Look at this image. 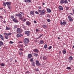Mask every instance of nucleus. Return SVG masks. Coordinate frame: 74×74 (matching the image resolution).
Returning a JSON list of instances; mask_svg holds the SVG:
<instances>
[{"label": "nucleus", "mask_w": 74, "mask_h": 74, "mask_svg": "<svg viewBox=\"0 0 74 74\" xmlns=\"http://www.w3.org/2000/svg\"><path fill=\"white\" fill-rule=\"evenodd\" d=\"M68 18L69 19V20L71 22H72L73 21V20L71 18V17L70 16H68Z\"/></svg>", "instance_id": "6e6552de"}, {"label": "nucleus", "mask_w": 74, "mask_h": 74, "mask_svg": "<svg viewBox=\"0 0 74 74\" xmlns=\"http://www.w3.org/2000/svg\"><path fill=\"white\" fill-rule=\"evenodd\" d=\"M34 61L33 60V58H32L30 60V62H33Z\"/></svg>", "instance_id": "bb28decb"}, {"label": "nucleus", "mask_w": 74, "mask_h": 74, "mask_svg": "<svg viewBox=\"0 0 74 74\" xmlns=\"http://www.w3.org/2000/svg\"><path fill=\"white\" fill-rule=\"evenodd\" d=\"M9 43L10 44H14V42L10 41V42Z\"/></svg>", "instance_id": "c03bdc74"}, {"label": "nucleus", "mask_w": 74, "mask_h": 74, "mask_svg": "<svg viewBox=\"0 0 74 74\" xmlns=\"http://www.w3.org/2000/svg\"><path fill=\"white\" fill-rule=\"evenodd\" d=\"M35 14H38H38H39V13H38V12L37 11H35Z\"/></svg>", "instance_id": "e433bc0d"}, {"label": "nucleus", "mask_w": 74, "mask_h": 74, "mask_svg": "<svg viewBox=\"0 0 74 74\" xmlns=\"http://www.w3.org/2000/svg\"><path fill=\"white\" fill-rule=\"evenodd\" d=\"M23 41L25 44H27L29 41V40L27 38H25L24 39Z\"/></svg>", "instance_id": "f257e3e1"}, {"label": "nucleus", "mask_w": 74, "mask_h": 74, "mask_svg": "<svg viewBox=\"0 0 74 74\" xmlns=\"http://www.w3.org/2000/svg\"><path fill=\"white\" fill-rule=\"evenodd\" d=\"M44 48L45 49H47V45L46 44L44 46Z\"/></svg>", "instance_id": "c85d7f7f"}, {"label": "nucleus", "mask_w": 74, "mask_h": 74, "mask_svg": "<svg viewBox=\"0 0 74 74\" xmlns=\"http://www.w3.org/2000/svg\"><path fill=\"white\" fill-rule=\"evenodd\" d=\"M20 13H21V14H24L22 12H20Z\"/></svg>", "instance_id": "e2e57ef3"}, {"label": "nucleus", "mask_w": 74, "mask_h": 74, "mask_svg": "<svg viewBox=\"0 0 74 74\" xmlns=\"http://www.w3.org/2000/svg\"><path fill=\"white\" fill-rule=\"evenodd\" d=\"M64 3H65V4H67L68 3V1L67 0H64Z\"/></svg>", "instance_id": "5701e85b"}, {"label": "nucleus", "mask_w": 74, "mask_h": 74, "mask_svg": "<svg viewBox=\"0 0 74 74\" xmlns=\"http://www.w3.org/2000/svg\"><path fill=\"white\" fill-rule=\"evenodd\" d=\"M3 4L4 7H5V6H6V3H5V2H4L3 3Z\"/></svg>", "instance_id": "f704fd0d"}, {"label": "nucleus", "mask_w": 74, "mask_h": 74, "mask_svg": "<svg viewBox=\"0 0 74 74\" xmlns=\"http://www.w3.org/2000/svg\"><path fill=\"white\" fill-rule=\"evenodd\" d=\"M0 10H3V8H0Z\"/></svg>", "instance_id": "052dcab7"}, {"label": "nucleus", "mask_w": 74, "mask_h": 74, "mask_svg": "<svg viewBox=\"0 0 74 74\" xmlns=\"http://www.w3.org/2000/svg\"><path fill=\"white\" fill-rule=\"evenodd\" d=\"M27 57L29 59H30V58H31L32 57V55L30 54H29L28 55Z\"/></svg>", "instance_id": "ddd939ff"}, {"label": "nucleus", "mask_w": 74, "mask_h": 74, "mask_svg": "<svg viewBox=\"0 0 74 74\" xmlns=\"http://www.w3.org/2000/svg\"><path fill=\"white\" fill-rule=\"evenodd\" d=\"M60 2V4H63L64 3V0H61Z\"/></svg>", "instance_id": "aec40b11"}, {"label": "nucleus", "mask_w": 74, "mask_h": 74, "mask_svg": "<svg viewBox=\"0 0 74 74\" xmlns=\"http://www.w3.org/2000/svg\"><path fill=\"white\" fill-rule=\"evenodd\" d=\"M33 51H34V52H36V53H38V52H39V51L37 49H34L33 50Z\"/></svg>", "instance_id": "1a4fd4ad"}, {"label": "nucleus", "mask_w": 74, "mask_h": 74, "mask_svg": "<svg viewBox=\"0 0 74 74\" xmlns=\"http://www.w3.org/2000/svg\"><path fill=\"white\" fill-rule=\"evenodd\" d=\"M5 22H6L5 21H3L4 23H5Z\"/></svg>", "instance_id": "69168bd1"}, {"label": "nucleus", "mask_w": 74, "mask_h": 74, "mask_svg": "<svg viewBox=\"0 0 74 74\" xmlns=\"http://www.w3.org/2000/svg\"><path fill=\"white\" fill-rule=\"evenodd\" d=\"M20 51H23V49H22V48H20L19 49Z\"/></svg>", "instance_id": "37998d69"}, {"label": "nucleus", "mask_w": 74, "mask_h": 74, "mask_svg": "<svg viewBox=\"0 0 74 74\" xmlns=\"http://www.w3.org/2000/svg\"><path fill=\"white\" fill-rule=\"evenodd\" d=\"M17 27H18V26L17 25H15L14 27V29H16Z\"/></svg>", "instance_id": "58836bf2"}, {"label": "nucleus", "mask_w": 74, "mask_h": 74, "mask_svg": "<svg viewBox=\"0 0 74 74\" xmlns=\"http://www.w3.org/2000/svg\"><path fill=\"white\" fill-rule=\"evenodd\" d=\"M16 16H19V17H22V14L20 13L16 14Z\"/></svg>", "instance_id": "f8f14e48"}, {"label": "nucleus", "mask_w": 74, "mask_h": 74, "mask_svg": "<svg viewBox=\"0 0 74 74\" xmlns=\"http://www.w3.org/2000/svg\"><path fill=\"white\" fill-rule=\"evenodd\" d=\"M0 38L2 40L4 41V37H3V35L0 34Z\"/></svg>", "instance_id": "dca6fc26"}, {"label": "nucleus", "mask_w": 74, "mask_h": 74, "mask_svg": "<svg viewBox=\"0 0 74 74\" xmlns=\"http://www.w3.org/2000/svg\"><path fill=\"white\" fill-rule=\"evenodd\" d=\"M18 37H21V36H22V34H18L17 35Z\"/></svg>", "instance_id": "2eb2a0df"}, {"label": "nucleus", "mask_w": 74, "mask_h": 74, "mask_svg": "<svg viewBox=\"0 0 74 74\" xmlns=\"http://www.w3.org/2000/svg\"><path fill=\"white\" fill-rule=\"evenodd\" d=\"M43 35H41L40 36V37H41V36H42Z\"/></svg>", "instance_id": "774afa93"}, {"label": "nucleus", "mask_w": 74, "mask_h": 74, "mask_svg": "<svg viewBox=\"0 0 74 74\" xmlns=\"http://www.w3.org/2000/svg\"><path fill=\"white\" fill-rule=\"evenodd\" d=\"M6 4L7 5H11V3L9 2H6Z\"/></svg>", "instance_id": "4be33fe9"}, {"label": "nucleus", "mask_w": 74, "mask_h": 74, "mask_svg": "<svg viewBox=\"0 0 74 74\" xmlns=\"http://www.w3.org/2000/svg\"><path fill=\"white\" fill-rule=\"evenodd\" d=\"M3 19V17L2 16H0V18Z\"/></svg>", "instance_id": "49530a36"}, {"label": "nucleus", "mask_w": 74, "mask_h": 74, "mask_svg": "<svg viewBox=\"0 0 74 74\" xmlns=\"http://www.w3.org/2000/svg\"><path fill=\"white\" fill-rule=\"evenodd\" d=\"M19 46L20 47H21V48H23V46L22 45H19Z\"/></svg>", "instance_id": "7c9ffc66"}, {"label": "nucleus", "mask_w": 74, "mask_h": 74, "mask_svg": "<svg viewBox=\"0 0 74 74\" xmlns=\"http://www.w3.org/2000/svg\"><path fill=\"white\" fill-rule=\"evenodd\" d=\"M24 2H25V3H27V0H24Z\"/></svg>", "instance_id": "13d9d810"}, {"label": "nucleus", "mask_w": 74, "mask_h": 74, "mask_svg": "<svg viewBox=\"0 0 74 74\" xmlns=\"http://www.w3.org/2000/svg\"><path fill=\"white\" fill-rule=\"evenodd\" d=\"M51 48H52V46H50V47H49L48 48V49H51Z\"/></svg>", "instance_id": "ea45409f"}, {"label": "nucleus", "mask_w": 74, "mask_h": 74, "mask_svg": "<svg viewBox=\"0 0 74 74\" xmlns=\"http://www.w3.org/2000/svg\"><path fill=\"white\" fill-rule=\"evenodd\" d=\"M30 15H34V13L32 11H31L30 12Z\"/></svg>", "instance_id": "f3484780"}, {"label": "nucleus", "mask_w": 74, "mask_h": 74, "mask_svg": "<svg viewBox=\"0 0 74 74\" xmlns=\"http://www.w3.org/2000/svg\"><path fill=\"white\" fill-rule=\"evenodd\" d=\"M13 21L15 23H18V22H19L18 21V20L16 18H14L13 19Z\"/></svg>", "instance_id": "0eeeda50"}, {"label": "nucleus", "mask_w": 74, "mask_h": 74, "mask_svg": "<svg viewBox=\"0 0 74 74\" xmlns=\"http://www.w3.org/2000/svg\"><path fill=\"white\" fill-rule=\"evenodd\" d=\"M46 59H47V57H44L43 58V59L44 60H46Z\"/></svg>", "instance_id": "4c0bfd02"}, {"label": "nucleus", "mask_w": 74, "mask_h": 74, "mask_svg": "<svg viewBox=\"0 0 74 74\" xmlns=\"http://www.w3.org/2000/svg\"><path fill=\"white\" fill-rule=\"evenodd\" d=\"M27 3H31V0H27Z\"/></svg>", "instance_id": "a19ab883"}, {"label": "nucleus", "mask_w": 74, "mask_h": 74, "mask_svg": "<svg viewBox=\"0 0 74 74\" xmlns=\"http://www.w3.org/2000/svg\"><path fill=\"white\" fill-rule=\"evenodd\" d=\"M65 8H66V10H68L69 9V7L67 6H65Z\"/></svg>", "instance_id": "2f4dec72"}, {"label": "nucleus", "mask_w": 74, "mask_h": 74, "mask_svg": "<svg viewBox=\"0 0 74 74\" xmlns=\"http://www.w3.org/2000/svg\"><path fill=\"white\" fill-rule=\"evenodd\" d=\"M11 18H14V16H11Z\"/></svg>", "instance_id": "4d7b16f0"}, {"label": "nucleus", "mask_w": 74, "mask_h": 74, "mask_svg": "<svg viewBox=\"0 0 74 74\" xmlns=\"http://www.w3.org/2000/svg\"><path fill=\"white\" fill-rule=\"evenodd\" d=\"M15 62H17V60H15Z\"/></svg>", "instance_id": "338daca9"}, {"label": "nucleus", "mask_w": 74, "mask_h": 74, "mask_svg": "<svg viewBox=\"0 0 74 74\" xmlns=\"http://www.w3.org/2000/svg\"><path fill=\"white\" fill-rule=\"evenodd\" d=\"M66 69L67 70H70L71 69V67H68L66 68Z\"/></svg>", "instance_id": "72a5a7b5"}, {"label": "nucleus", "mask_w": 74, "mask_h": 74, "mask_svg": "<svg viewBox=\"0 0 74 74\" xmlns=\"http://www.w3.org/2000/svg\"><path fill=\"white\" fill-rule=\"evenodd\" d=\"M19 54L20 55H22V52H20L19 53Z\"/></svg>", "instance_id": "603ef678"}, {"label": "nucleus", "mask_w": 74, "mask_h": 74, "mask_svg": "<svg viewBox=\"0 0 74 74\" xmlns=\"http://www.w3.org/2000/svg\"><path fill=\"white\" fill-rule=\"evenodd\" d=\"M34 23H37V22L36 21H34Z\"/></svg>", "instance_id": "6e6d98bb"}, {"label": "nucleus", "mask_w": 74, "mask_h": 74, "mask_svg": "<svg viewBox=\"0 0 74 74\" xmlns=\"http://www.w3.org/2000/svg\"><path fill=\"white\" fill-rule=\"evenodd\" d=\"M73 57L72 56H70L69 58V59L70 60H73Z\"/></svg>", "instance_id": "b1692460"}, {"label": "nucleus", "mask_w": 74, "mask_h": 74, "mask_svg": "<svg viewBox=\"0 0 74 74\" xmlns=\"http://www.w3.org/2000/svg\"><path fill=\"white\" fill-rule=\"evenodd\" d=\"M30 22L29 21H27L26 22V25H28V26H29L30 25Z\"/></svg>", "instance_id": "412c9836"}, {"label": "nucleus", "mask_w": 74, "mask_h": 74, "mask_svg": "<svg viewBox=\"0 0 74 74\" xmlns=\"http://www.w3.org/2000/svg\"><path fill=\"white\" fill-rule=\"evenodd\" d=\"M1 66H2L3 67H4L5 66V65L4 64L2 63L1 64Z\"/></svg>", "instance_id": "c756f323"}, {"label": "nucleus", "mask_w": 74, "mask_h": 74, "mask_svg": "<svg viewBox=\"0 0 74 74\" xmlns=\"http://www.w3.org/2000/svg\"><path fill=\"white\" fill-rule=\"evenodd\" d=\"M47 12H49V13L51 12V10L49 9H47Z\"/></svg>", "instance_id": "a211bd4d"}, {"label": "nucleus", "mask_w": 74, "mask_h": 74, "mask_svg": "<svg viewBox=\"0 0 74 74\" xmlns=\"http://www.w3.org/2000/svg\"><path fill=\"white\" fill-rule=\"evenodd\" d=\"M11 34H12V33H9L8 34V36H10V35H11Z\"/></svg>", "instance_id": "a18cd8bd"}, {"label": "nucleus", "mask_w": 74, "mask_h": 74, "mask_svg": "<svg viewBox=\"0 0 74 74\" xmlns=\"http://www.w3.org/2000/svg\"><path fill=\"white\" fill-rule=\"evenodd\" d=\"M10 28L9 27H6V29L7 30H10Z\"/></svg>", "instance_id": "cd10ccee"}, {"label": "nucleus", "mask_w": 74, "mask_h": 74, "mask_svg": "<svg viewBox=\"0 0 74 74\" xmlns=\"http://www.w3.org/2000/svg\"><path fill=\"white\" fill-rule=\"evenodd\" d=\"M58 8L60 10H63V8L62 7V6H60L58 7Z\"/></svg>", "instance_id": "9d476101"}, {"label": "nucleus", "mask_w": 74, "mask_h": 74, "mask_svg": "<svg viewBox=\"0 0 74 74\" xmlns=\"http://www.w3.org/2000/svg\"><path fill=\"white\" fill-rule=\"evenodd\" d=\"M38 12H41V10H38Z\"/></svg>", "instance_id": "680f3d73"}, {"label": "nucleus", "mask_w": 74, "mask_h": 74, "mask_svg": "<svg viewBox=\"0 0 74 74\" xmlns=\"http://www.w3.org/2000/svg\"><path fill=\"white\" fill-rule=\"evenodd\" d=\"M0 45H2V46H3V43L2 41H0Z\"/></svg>", "instance_id": "a878e982"}, {"label": "nucleus", "mask_w": 74, "mask_h": 74, "mask_svg": "<svg viewBox=\"0 0 74 74\" xmlns=\"http://www.w3.org/2000/svg\"><path fill=\"white\" fill-rule=\"evenodd\" d=\"M70 14H71V15H73V14L71 13H70Z\"/></svg>", "instance_id": "0e129e2a"}, {"label": "nucleus", "mask_w": 74, "mask_h": 74, "mask_svg": "<svg viewBox=\"0 0 74 74\" xmlns=\"http://www.w3.org/2000/svg\"><path fill=\"white\" fill-rule=\"evenodd\" d=\"M32 66H33L34 67H35L36 66V65H35V62L33 61V62H32Z\"/></svg>", "instance_id": "4468645a"}, {"label": "nucleus", "mask_w": 74, "mask_h": 74, "mask_svg": "<svg viewBox=\"0 0 74 74\" xmlns=\"http://www.w3.org/2000/svg\"><path fill=\"white\" fill-rule=\"evenodd\" d=\"M36 32H38V31H39V29H36Z\"/></svg>", "instance_id": "864d4df0"}, {"label": "nucleus", "mask_w": 74, "mask_h": 74, "mask_svg": "<svg viewBox=\"0 0 74 74\" xmlns=\"http://www.w3.org/2000/svg\"><path fill=\"white\" fill-rule=\"evenodd\" d=\"M62 52L64 53V54H65V53H66V51L65 50H63Z\"/></svg>", "instance_id": "473e14b6"}, {"label": "nucleus", "mask_w": 74, "mask_h": 74, "mask_svg": "<svg viewBox=\"0 0 74 74\" xmlns=\"http://www.w3.org/2000/svg\"><path fill=\"white\" fill-rule=\"evenodd\" d=\"M34 55L35 56H36V57H37V56H38V54L36 53H34Z\"/></svg>", "instance_id": "393cba45"}, {"label": "nucleus", "mask_w": 74, "mask_h": 74, "mask_svg": "<svg viewBox=\"0 0 74 74\" xmlns=\"http://www.w3.org/2000/svg\"><path fill=\"white\" fill-rule=\"evenodd\" d=\"M38 8L39 9H41V7L40 6L38 7Z\"/></svg>", "instance_id": "bf43d9fd"}, {"label": "nucleus", "mask_w": 74, "mask_h": 74, "mask_svg": "<svg viewBox=\"0 0 74 74\" xmlns=\"http://www.w3.org/2000/svg\"><path fill=\"white\" fill-rule=\"evenodd\" d=\"M44 41L43 40H41L40 41V44H44Z\"/></svg>", "instance_id": "9b49d317"}, {"label": "nucleus", "mask_w": 74, "mask_h": 74, "mask_svg": "<svg viewBox=\"0 0 74 74\" xmlns=\"http://www.w3.org/2000/svg\"><path fill=\"white\" fill-rule=\"evenodd\" d=\"M5 37L6 39H8V36H5Z\"/></svg>", "instance_id": "3c124183"}, {"label": "nucleus", "mask_w": 74, "mask_h": 74, "mask_svg": "<svg viewBox=\"0 0 74 74\" xmlns=\"http://www.w3.org/2000/svg\"><path fill=\"white\" fill-rule=\"evenodd\" d=\"M47 22H51V20H50V19H48Z\"/></svg>", "instance_id": "de8ad7c7"}, {"label": "nucleus", "mask_w": 74, "mask_h": 74, "mask_svg": "<svg viewBox=\"0 0 74 74\" xmlns=\"http://www.w3.org/2000/svg\"><path fill=\"white\" fill-rule=\"evenodd\" d=\"M36 71H39V70L37 68H36L35 69Z\"/></svg>", "instance_id": "c9c22d12"}, {"label": "nucleus", "mask_w": 74, "mask_h": 74, "mask_svg": "<svg viewBox=\"0 0 74 74\" xmlns=\"http://www.w3.org/2000/svg\"><path fill=\"white\" fill-rule=\"evenodd\" d=\"M23 22H25L26 21V19L25 18H24V19L23 20Z\"/></svg>", "instance_id": "79ce46f5"}, {"label": "nucleus", "mask_w": 74, "mask_h": 74, "mask_svg": "<svg viewBox=\"0 0 74 74\" xmlns=\"http://www.w3.org/2000/svg\"><path fill=\"white\" fill-rule=\"evenodd\" d=\"M23 28L24 29V30H26V28L25 27V26H23Z\"/></svg>", "instance_id": "8fccbe9b"}, {"label": "nucleus", "mask_w": 74, "mask_h": 74, "mask_svg": "<svg viewBox=\"0 0 74 74\" xmlns=\"http://www.w3.org/2000/svg\"><path fill=\"white\" fill-rule=\"evenodd\" d=\"M20 19H21V20H23V17H21L20 18Z\"/></svg>", "instance_id": "5fc2aeb1"}, {"label": "nucleus", "mask_w": 74, "mask_h": 74, "mask_svg": "<svg viewBox=\"0 0 74 74\" xmlns=\"http://www.w3.org/2000/svg\"><path fill=\"white\" fill-rule=\"evenodd\" d=\"M45 14V11L44 10H42L40 14V15H43Z\"/></svg>", "instance_id": "423d86ee"}, {"label": "nucleus", "mask_w": 74, "mask_h": 74, "mask_svg": "<svg viewBox=\"0 0 74 74\" xmlns=\"http://www.w3.org/2000/svg\"><path fill=\"white\" fill-rule=\"evenodd\" d=\"M42 26L43 28H44V29H45L47 27V26L46 25H43Z\"/></svg>", "instance_id": "6ab92c4d"}, {"label": "nucleus", "mask_w": 74, "mask_h": 74, "mask_svg": "<svg viewBox=\"0 0 74 74\" xmlns=\"http://www.w3.org/2000/svg\"><path fill=\"white\" fill-rule=\"evenodd\" d=\"M67 23H66V21H63V22H60V24L61 25H64V26H65L66 25V24Z\"/></svg>", "instance_id": "39448f33"}, {"label": "nucleus", "mask_w": 74, "mask_h": 74, "mask_svg": "<svg viewBox=\"0 0 74 74\" xmlns=\"http://www.w3.org/2000/svg\"><path fill=\"white\" fill-rule=\"evenodd\" d=\"M25 34H27V36H29V35H30V31H26L25 32Z\"/></svg>", "instance_id": "20e7f679"}, {"label": "nucleus", "mask_w": 74, "mask_h": 74, "mask_svg": "<svg viewBox=\"0 0 74 74\" xmlns=\"http://www.w3.org/2000/svg\"><path fill=\"white\" fill-rule=\"evenodd\" d=\"M4 34L5 35V36H8V34L5 33Z\"/></svg>", "instance_id": "09e8293b"}, {"label": "nucleus", "mask_w": 74, "mask_h": 74, "mask_svg": "<svg viewBox=\"0 0 74 74\" xmlns=\"http://www.w3.org/2000/svg\"><path fill=\"white\" fill-rule=\"evenodd\" d=\"M36 64L38 66H41V64L40 63H39V61L38 60H36Z\"/></svg>", "instance_id": "7ed1b4c3"}, {"label": "nucleus", "mask_w": 74, "mask_h": 74, "mask_svg": "<svg viewBox=\"0 0 74 74\" xmlns=\"http://www.w3.org/2000/svg\"><path fill=\"white\" fill-rule=\"evenodd\" d=\"M16 32L18 33H21L22 32V29L20 28H18L17 29Z\"/></svg>", "instance_id": "f03ea898"}]
</instances>
